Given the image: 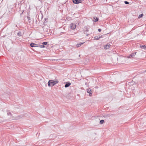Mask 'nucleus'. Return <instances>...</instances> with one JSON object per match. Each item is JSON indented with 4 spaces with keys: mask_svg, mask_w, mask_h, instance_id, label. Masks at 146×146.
<instances>
[{
    "mask_svg": "<svg viewBox=\"0 0 146 146\" xmlns=\"http://www.w3.org/2000/svg\"><path fill=\"white\" fill-rule=\"evenodd\" d=\"M98 31H99V32H101V29H98Z\"/></svg>",
    "mask_w": 146,
    "mask_h": 146,
    "instance_id": "obj_22",
    "label": "nucleus"
},
{
    "mask_svg": "<svg viewBox=\"0 0 146 146\" xmlns=\"http://www.w3.org/2000/svg\"><path fill=\"white\" fill-rule=\"evenodd\" d=\"M101 37H102V36H95L94 38V39L95 40H98L99 38H100Z\"/></svg>",
    "mask_w": 146,
    "mask_h": 146,
    "instance_id": "obj_8",
    "label": "nucleus"
},
{
    "mask_svg": "<svg viewBox=\"0 0 146 146\" xmlns=\"http://www.w3.org/2000/svg\"><path fill=\"white\" fill-rule=\"evenodd\" d=\"M7 114L8 115H12V114L9 111H7Z\"/></svg>",
    "mask_w": 146,
    "mask_h": 146,
    "instance_id": "obj_14",
    "label": "nucleus"
},
{
    "mask_svg": "<svg viewBox=\"0 0 146 146\" xmlns=\"http://www.w3.org/2000/svg\"><path fill=\"white\" fill-rule=\"evenodd\" d=\"M39 47L40 48H44L45 47L43 45H39Z\"/></svg>",
    "mask_w": 146,
    "mask_h": 146,
    "instance_id": "obj_16",
    "label": "nucleus"
},
{
    "mask_svg": "<svg viewBox=\"0 0 146 146\" xmlns=\"http://www.w3.org/2000/svg\"><path fill=\"white\" fill-rule=\"evenodd\" d=\"M34 47H39V45H38L37 44H36V45H35Z\"/></svg>",
    "mask_w": 146,
    "mask_h": 146,
    "instance_id": "obj_20",
    "label": "nucleus"
},
{
    "mask_svg": "<svg viewBox=\"0 0 146 146\" xmlns=\"http://www.w3.org/2000/svg\"><path fill=\"white\" fill-rule=\"evenodd\" d=\"M17 35L19 36H21V32L20 31H19L17 34Z\"/></svg>",
    "mask_w": 146,
    "mask_h": 146,
    "instance_id": "obj_13",
    "label": "nucleus"
},
{
    "mask_svg": "<svg viewBox=\"0 0 146 146\" xmlns=\"http://www.w3.org/2000/svg\"><path fill=\"white\" fill-rule=\"evenodd\" d=\"M84 43L83 42V43H78V44H77V45H76V46H77V47H78L80 46L81 45L83 44V43Z\"/></svg>",
    "mask_w": 146,
    "mask_h": 146,
    "instance_id": "obj_11",
    "label": "nucleus"
},
{
    "mask_svg": "<svg viewBox=\"0 0 146 146\" xmlns=\"http://www.w3.org/2000/svg\"><path fill=\"white\" fill-rule=\"evenodd\" d=\"M124 3L126 4H128L129 3L128 2L126 1H124Z\"/></svg>",
    "mask_w": 146,
    "mask_h": 146,
    "instance_id": "obj_19",
    "label": "nucleus"
},
{
    "mask_svg": "<svg viewBox=\"0 0 146 146\" xmlns=\"http://www.w3.org/2000/svg\"><path fill=\"white\" fill-rule=\"evenodd\" d=\"M71 85V83L70 82H66L65 85L64 86L65 88H67L68 87Z\"/></svg>",
    "mask_w": 146,
    "mask_h": 146,
    "instance_id": "obj_7",
    "label": "nucleus"
},
{
    "mask_svg": "<svg viewBox=\"0 0 146 146\" xmlns=\"http://www.w3.org/2000/svg\"><path fill=\"white\" fill-rule=\"evenodd\" d=\"M104 123V120H102L100 121V124H103Z\"/></svg>",
    "mask_w": 146,
    "mask_h": 146,
    "instance_id": "obj_12",
    "label": "nucleus"
},
{
    "mask_svg": "<svg viewBox=\"0 0 146 146\" xmlns=\"http://www.w3.org/2000/svg\"><path fill=\"white\" fill-rule=\"evenodd\" d=\"M140 46L141 47V46L140 45ZM141 47H142L143 49H146V46L145 45H142Z\"/></svg>",
    "mask_w": 146,
    "mask_h": 146,
    "instance_id": "obj_18",
    "label": "nucleus"
},
{
    "mask_svg": "<svg viewBox=\"0 0 146 146\" xmlns=\"http://www.w3.org/2000/svg\"><path fill=\"white\" fill-rule=\"evenodd\" d=\"M47 86V85L46 84V86Z\"/></svg>",
    "mask_w": 146,
    "mask_h": 146,
    "instance_id": "obj_25",
    "label": "nucleus"
},
{
    "mask_svg": "<svg viewBox=\"0 0 146 146\" xmlns=\"http://www.w3.org/2000/svg\"><path fill=\"white\" fill-rule=\"evenodd\" d=\"M48 42H44L42 43V44L43 45H46L47 44Z\"/></svg>",
    "mask_w": 146,
    "mask_h": 146,
    "instance_id": "obj_15",
    "label": "nucleus"
},
{
    "mask_svg": "<svg viewBox=\"0 0 146 146\" xmlns=\"http://www.w3.org/2000/svg\"><path fill=\"white\" fill-rule=\"evenodd\" d=\"M84 0H73V2L74 4H78L81 3Z\"/></svg>",
    "mask_w": 146,
    "mask_h": 146,
    "instance_id": "obj_2",
    "label": "nucleus"
},
{
    "mask_svg": "<svg viewBox=\"0 0 146 146\" xmlns=\"http://www.w3.org/2000/svg\"><path fill=\"white\" fill-rule=\"evenodd\" d=\"M95 88H97L98 87V86H96Z\"/></svg>",
    "mask_w": 146,
    "mask_h": 146,
    "instance_id": "obj_24",
    "label": "nucleus"
},
{
    "mask_svg": "<svg viewBox=\"0 0 146 146\" xmlns=\"http://www.w3.org/2000/svg\"><path fill=\"white\" fill-rule=\"evenodd\" d=\"M58 80L54 81L53 80H49L48 83V85L49 87H52L58 82Z\"/></svg>",
    "mask_w": 146,
    "mask_h": 146,
    "instance_id": "obj_1",
    "label": "nucleus"
},
{
    "mask_svg": "<svg viewBox=\"0 0 146 146\" xmlns=\"http://www.w3.org/2000/svg\"><path fill=\"white\" fill-rule=\"evenodd\" d=\"M86 31V32H88V29H86V31Z\"/></svg>",
    "mask_w": 146,
    "mask_h": 146,
    "instance_id": "obj_23",
    "label": "nucleus"
},
{
    "mask_svg": "<svg viewBox=\"0 0 146 146\" xmlns=\"http://www.w3.org/2000/svg\"><path fill=\"white\" fill-rule=\"evenodd\" d=\"M136 52L130 54L129 56H127L128 58H133L134 57Z\"/></svg>",
    "mask_w": 146,
    "mask_h": 146,
    "instance_id": "obj_5",
    "label": "nucleus"
},
{
    "mask_svg": "<svg viewBox=\"0 0 146 146\" xmlns=\"http://www.w3.org/2000/svg\"><path fill=\"white\" fill-rule=\"evenodd\" d=\"M36 45V44L34 43L33 42H31L30 44V46L31 47H34V46Z\"/></svg>",
    "mask_w": 146,
    "mask_h": 146,
    "instance_id": "obj_9",
    "label": "nucleus"
},
{
    "mask_svg": "<svg viewBox=\"0 0 146 146\" xmlns=\"http://www.w3.org/2000/svg\"><path fill=\"white\" fill-rule=\"evenodd\" d=\"M94 20L93 21L95 22L98 21V18L96 17H94Z\"/></svg>",
    "mask_w": 146,
    "mask_h": 146,
    "instance_id": "obj_10",
    "label": "nucleus"
},
{
    "mask_svg": "<svg viewBox=\"0 0 146 146\" xmlns=\"http://www.w3.org/2000/svg\"><path fill=\"white\" fill-rule=\"evenodd\" d=\"M70 27L71 28V29H74L76 28V25L75 24L71 23L70 24Z\"/></svg>",
    "mask_w": 146,
    "mask_h": 146,
    "instance_id": "obj_4",
    "label": "nucleus"
},
{
    "mask_svg": "<svg viewBox=\"0 0 146 146\" xmlns=\"http://www.w3.org/2000/svg\"><path fill=\"white\" fill-rule=\"evenodd\" d=\"M87 93L89 94V96H91L92 95V92L90 88H88L87 90Z\"/></svg>",
    "mask_w": 146,
    "mask_h": 146,
    "instance_id": "obj_3",
    "label": "nucleus"
},
{
    "mask_svg": "<svg viewBox=\"0 0 146 146\" xmlns=\"http://www.w3.org/2000/svg\"><path fill=\"white\" fill-rule=\"evenodd\" d=\"M143 16V14H141L138 17L139 18H140L141 17H142V16Z\"/></svg>",
    "mask_w": 146,
    "mask_h": 146,
    "instance_id": "obj_17",
    "label": "nucleus"
},
{
    "mask_svg": "<svg viewBox=\"0 0 146 146\" xmlns=\"http://www.w3.org/2000/svg\"><path fill=\"white\" fill-rule=\"evenodd\" d=\"M110 47V45L109 43H108L104 46V48L105 49H109Z\"/></svg>",
    "mask_w": 146,
    "mask_h": 146,
    "instance_id": "obj_6",
    "label": "nucleus"
},
{
    "mask_svg": "<svg viewBox=\"0 0 146 146\" xmlns=\"http://www.w3.org/2000/svg\"><path fill=\"white\" fill-rule=\"evenodd\" d=\"M27 18L28 19V20H30V17H29L28 16H27Z\"/></svg>",
    "mask_w": 146,
    "mask_h": 146,
    "instance_id": "obj_21",
    "label": "nucleus"
}]
</instances>
